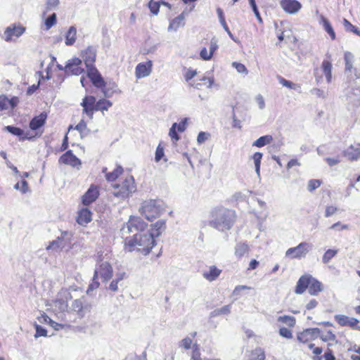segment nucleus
Segmentation results:
<instances>
[{
  "label": "nucleus",
  "mask_w": 360,
  "mask_h": 360,
  "mask_svg": "<svg viewBox=\"0 0 360 360\" xmlns=\"http://www.w3.org/2000/svg\"><path fill=\"white\" fill-rule=\"evenodd\" d=\"M155 244V239L147 233H136L133 237L126 238L124 248L129 252L136 250L141 254L148 255Z\"/></svg>",
  "instance_id": "obj_1"
},
{
  "label": "nucleus",
  "mask_w": 360,
  "mask_h": 360,
  "mask_svg": "<svg viewBox=\"0 0 360 360\" xmlns=\"http://www.w3.org/2000/svg\"><path fill=\"white\" fill-rule=\"evenodd\" d=\"M212 217L214 219L210 221V225L220 231H225L233 226L236 214L235 210L219 207L214 210Z\"/></svg>",
  "instance_id": "obj_2"
},
{
  "label": "nucleus",
  "mask_w": 360,
  "mask_h": 360,
  "mask_svg": "<svg viewBox=\"0 0 360 360\" xmlns=\"http://www.w3.org/2000/svg\"><path fill=\"white\" fill-rule=\"evenodd\" d=\"M112 195L120 200L129 198L136 191V185L133 176L127 174L117 181L111 184Z\"/></svg>",
  "instance_id": "obj_3"
},
{
  "label": "nucleus",
  "mask_w": 360,
  "mask_h": 360,
  "mask_svg": "<svg viewBox=\"0 0 360 360\" xmlns=\"http://www.w3.org/2000/svg\"><path fill=\"white\" fill-rule=\"evenodd\" d=\"M91 310V305L82 300H75L72 304L70 310L65 314V319L68 323H75L77 319H82Z\"/></svg>",
  "instance_id": "obj_4"
},
{
  "label": "nucleus",
  "mask_w": 360,
  "mask_h": 360,
  "mask_svg": "<svg viewBox=\"0 0 360 360\" xmlns=\"http://www.w3.org/2000/svg\"><path fill=\"white\" fill-rule=\"evenodd\" d=\"M323 289V285L320 281L309 274H305L299 278L295 292H304L307 290L309 292H320Z\"/></svg>",
  "instance_id": "obj_5"
},
{
  "label": "nucleus",
  "mask_w": 360,
  "mask_h": 360,
  "mask_svg": "<svg viewBox=\"0 0 360 360\" xmlns=\"http://www.w3.org/2000/svg\"><path fill=\"white\" fill-rule=\"evenodd\" d=\"M164 210L160 203L155 200H147L142 202L139 209L141 215L148 221H153L160 217Z\"/></svg>",
  "instance_id": "obj_6"
},
{
  "label": "nucleus",
  "mask_w": 360,
  "mask_h": 360,
  "mask_svg": "<svg viewBox=\"0 0 360 360\" xmlns=\"http://www.w3.org/2000/svg\"><path fill=\"white\" fill-rule=\"evenodd\" d=\"M86 76L95 87L102 91L105 97H110L113 94L114 90L106 86V82L95 66L86 68Z\"/></svg>",
  "instance_id": "obj_7"
},
{
  "label": "nucleus",
  "mask_w": 360,
  "mask_h": 360,
  "mask_svg": "<svg viewBox=\"0 0 360 360\" xmlns=\"http://www.w3.org/2000/svg\"><path fill=\"white\" fill-rule=\"evenodd\" d=\"M94 274L96 278H101L103 282L106 283L113 275L112 266L108 262H101L97 265Z\"/></svg>",
  "instance_id": "obj_8"
},
{
  "label": "nucleus",
  "mask_w": 360,
  "mask_h": 360,
  "mask_svg": "<svg viewBox=\"0 0 360 360\" xmlns=\"http://www.w3.org/2000/svg\"><path fill=\"white\" fill-rule=\"evenodd\" d=\"M25 31V27L20 23H13L9 25L4 31V39L10 42L20 37Z\"/></svg>",
  "instance_id": "obj_9"
},
{
  "label": "nucleus",
  "mask_w": 360,
  "mask_h": 360,
  "mask_svg": "<svg viewBox=\"0 0 360 360\" xmlns=\"http://www.w3.org/2000/svg\"><path fill=\"white\" fill-rule=\"evenodd\" d=\"M4 130L7 131L8 132L11 133V134L16 136L19 138L20 141H25V140H34V139L37 137H40L41 136V133H37L34 134L30 133V131L25 132L22 129L14 127V126H6L4 127Z\"/></svg>",
  "instance_id": "obj_10"
},
{
  "label": "nucleus",
  "mask_w": 360,
  "mask_h": 360,
  "mask_svg": "<svg viewBox=\"0 0 360 360\" xmlns=\"http://www.w3.org/2000/svg\"><path fill=\"white\" fill-rule=\"evenodd\" d=\"M309 247L310 245L308 243H300L296 247L289 248L285 252V256L292 259H301L308 253Z\"/></svg>",
  "instance_id": "obj_11"
},
{
  "label": "nucleus",
  "mask_w": 360,
  "mask_h": 360,
  "mask_svg": "<svg viewBox=\"0 0 360 360\" xmlns=\"http://www.w3.org/2000/svg\"><path fill=\"white\" fill-rule=\"evenodd\" d=\"M336 323L342 327H349L353 330H360L359 321L354 317L343 314H337L334 316Z\"/></svg>",
  "instance_id": "obj_12"
},
{
  "label": "nucleus",
  "mask_w": 360,
  "mask_h": 360,
  "mask_svg": "<svg viewBox=\"0 0 360 360\" xmlns=\"http://www.w3.org/2000/svg\"><path fill=\"white\" fill-rule=\"evenodd\" d=\"M82 112L86 114L89 119H93L94 113L96 111V99L94 96H85L81 103Z\"/></svg>",
  "instance_id": "obj_13"
},
{
  "label": "nucleus",
  "mask_w": 360,
  "mask_h": 360,
  "mask_svg": "<svg viewBox=\"0 0 360 360\" xmlns=\"http://www.w3.org/2000/svg\"><path fill=\"white\" fill-rule=\"evenodd\" d=\"M319 329L317 328H307L297 334V340L302 344H310L319 337Z\"/></svg>",
  "instance_id": "obj_14"
},
{
  "label": "nucleus",
  "mask_w": 360,
  "mask_h": 360,
  "mask_svg": "<svg viewBox=\"0 0 360 360\" xmlns=\"http://www.w3.org/2000/svg\"><path fill=\"white\" fill-rule=\"evenodd\" d=\"M47 120V113L46 112H42L39 115L34 116L30 122L29 127L31 129L30 133L34 134L41 133L43 134L44 131L40 130L41 127H43L46 123Z\"/></svg>",
  "instance_id": "obj_15"
},
{
  "label": "nucleus",
  "mask_w": 360,
  "mask_h": 360,
  "mask_svg": "<svg viewBox=\"0 0 360 360\" xmlns=\"http://www.w3.org/2000/svg\"><path fill=\"white\" fill-rule=\"evenodd\" d=\"M100 195V187L98 185L91 184L89 189L82 196V202L84 205H89L95 202Z\"/></svg>",
  "instance_id": "obj_16"
},
{
  "label": "nucleus",
  "mask_w": 360,
  "mask_h": 360,
  "mask_svg": "<svg viewBox=\"0 0 360 360\" xmlns=\"http://www.w3.org/2000/svg\"><path fill=\"white\" fill-rule=\"evenodd\" d=\"M80 56L82 57V60L84 61L86 68L95 66L94 63L96 59V50L94 46H89L82 50Z\"/></svg>",
  "instance_id": "obj_17"
},
{
  "label": "nucleus",
  "mask_w": 360,
  "mask_h": 360,
  "mask_svg": "<svg viewBox=\"0 0 360 360\" xmlns=\"http://www.w3.org/2000/svg\"><path fill=\"white\" fill-rule=\"evenodd\" d=\"M82 60L79 58H73L68 60L65 67V72L74 75H79L84 72L82 67Z\"/></svg>",
  "instance_id": "obj_18"
},
{
  "label": "nucleus",
  "mask_w": 360,
  "mask_h": 360,
  "mask_svg": "<svg viewBox=\"0 0 360 360\" xmlns=\"http://www.w3.org/2000/svg\"><path fill=\"white\" fill-rule=\"evenodd\" d=\"M59 163L70 165L72 167H80L82 165L81 160L74 155L71 150L66 151L64 154H63L59 160Z\"/></svg>",
  "instance_id": "obj_19"
},
{
  "label": "nucleus",
  "mask_w": 360,
  "mask_h": 360,
  "mask_svg": "<svg viewBox=\"0 0 360 360\" xmlns=\"http://www.w3.org/2000/svg\"><path fill=\"white\" fill-rule=\"evenodd\" d=\"M127 226L129 232L142 233L147 228L148 224L139 217H131Z\"/></svg>",
  "instance_id": "obj_20"
},
{
  "label": "nucleus",
  "mask_w": 360,
  "mask_h": 360,
  "mask_svg": "<svg viewBox=\"0 0 360 360\" xmlns=\"http://www.w3.org/2000/svg\"><path fill=\"white\" fill-rule=\"evenodd\" d=\"M280 6L288 14H295L302 8V4L297 0H281Z\"/></svg>",
  "instance_id": "obj_21"
},
{
  "label": "nucleus",
  "mask_w": 360,
  "mask_h": 360,
  "mask_svg": "<svg viewBox=\"0 0 360 360\" xmlns=\"http://www.w3.org/2000/svg\"><path fill=\"white\" fill-rule=\"evenodd\" d=\"M152 68L153 63L150 60L145 63H139L135 69L136 77L140 79L148 76L152 72Z\"/></svg>",
  "instance_id": "obj_22"
},
{
  "label": "nucleus",
  "mask_w": 360,
  "mask_h": 360,
  "mask_svg": "<svg viewBox=\"0 0 360 360\" xmlns=\"http://www.w3.org/2000/svg\"><path fill=\"white\" fill-rule=\"evenodd\" d=\"M102 172L105 174L106 181L112 184L117 181L120 179L119 178L123 175L124 169L122 166L117 165L112 172H108L106 167L103 168Z\"/></svg>",
  "instance_id": "obj_23"
},
{
  "label": "nucleus",
  "mask_w": 360,
  "mask_h": 360,
  "mask_svg": "<svg viewBox=\"0 0 360 360\" xmlns=\"http://www.w3.org/2000/svg\"><path fill=\"white\" fill-rule=\"evenodd\" d=\"M20 99L18 96H13L8 98L5 95L0 96V110L14 109L19 103Z\"/></svg>",
  "instance_id": "obj_24"
},
{
  "label": "nucleus",
  "mask_w": 360,
  "mask_h": 360,
  "mask_svg": "<svg viewBox=\"0 0 360 360\" xmlns=\"http://www.w3.org/2000/svg\"><path fill=\"white\" fill-rule=\"evenodd\" d=\"M187 124V119L182 120L179 124L174 123L169 129V136L172 140L177 141L180 137L177 132H183L185 131Z\"/></svg>",
  "instance_id": "obj_25"
},
{
  "label": "nucleus",
  "mask_w": 360,
  "mask_h": 360,
  "mask_svg": "<svg viewBox=\"0 0 360 360\" xmlns=\"http://www.w3.org/2000/svg\"><path fill=\"white\" fill-rule=\"evenodd\" d=\"M92 219V213L88 208H82L79 210L77 216V222L82 226L86 225Z\"/></svg>",
  "instance_id": "obj_26"
},
{
  "label": "nucleus",
  "mask_w": 360,
  "mask_h": 360,
  "mask_svg": "<svg viewBox=\"0 0 360 360\" xmlns=\"http://www.w3.org/2000/svg\"><path fill=\"white\" fill-rule=\"evenodd\" d=\"M218 49L217 40L212 39L210 43V51L208 52L205 47L202 48L200 52V58L204 60H210L214 52Z\"/></svg>",
  "instance_id": "obj_27"
},
{
  "label": "nucleus",
  "mask_w": 360,
  "mask_h": 360,
  "mask_svg": "<svg viewBox=\"0 0 360 360\" xmlns=\"http://www.w3.org/2000/svg\"><path fill=\"white\" fill-rule=\"evenodd\" d=\"M166 229L165 220H158L151 225L149 234L155 239L162 234Z\"/></svg>",
  "instance_id": "obj_28"
},
{
  "label": "nucleus",
  "mask_w": 360,
  "mask_h": 360,
  "mask_svg": "<svg viewBox=\"0 0 360 360\" xmlns=\"http://www.w3.org/2000/svg\"><path fill=\"white\" fill-rule=\"evenodd\" d=\"M221 269L214 265L210 266L207 270L202 273V276L209 281L216 280L221 273Z\"/></svg>",
  "instance_id": "obj_29"
},
{
  "label": "nucleus",
  "mask_w": 360,
  "mask_h": 360,
  "mask_svg": "<svg viewBox=\"0 0 360 360\" xmlns=\"http://www.w3.org/2000/svg\"><path fill=\"white\" fill-rule=\"evenodd\" d=\"M212 84L213 80L211 78L207 77L206 76H203L200 79L193 81L192 83L190 84V85L193 88L200 89L203 86L206 88H210Z\"/></svg>",
  "instance_id": "obj_30"
},
{
  "label": "nucleus",
  "mask_w": 360,
  "mask_h": 360,
  "mask_svg": "<svg viewBox=\"0 0 360 360\" xmlns=\"http://www.w3.org/2000/svg\"><path fill=\"white\" fill-rule=\"evenodd\" d=\"M321 69L326 77L328 83L332 82V69L333 65L330 60L325 59L323 60Z\"/></svg>",
  "instance_id": "obj_31"
},
{
  "label": "nucleus",
  "mask_w": 360,
  "mask_h": 360,
  "mask_svg": "<svg viewBox=\"0 0 360 360\" xmlns=\"http://www.w3.org/2000/svg\"><path fill=\"white\" fill-rule=\"evenodd\" d=\"M185 25L184 22V16L183 14H181L174 18L171 22L169 23V25L168 27L169 31H177L180 27H184Z\"/></svg>",
  "instance_id": "obj_32"
},
{
  "label": "nucleus",
  "mask_w": 360,
  "mask_h": 360,
  "mask_svg": "<svg viewBox=\"0 0 360 360\" xmlns=\"http://www.w3.org/2000/svg\"><path fill=\"white\" fill-rule=\"evenodd\" d=\"M265 359L266 355L264 349L256 347L250 352L248 360H265Z\"/></svg>",
  "instance_id": "obj_33"
},
{
  "label": "nucleus",
  "mask_w": 360,
  "mask_h": 360,
  "mask_svg": "<svg viewBox=\"0 0 360 360\" xmlns=\"http://www.w3.org/2000/svg\"><path fill=\"white\" fill-rule=\"evenodd\" d=\"M345 156L350 161L357 160L360 158V148L351 146L345 151Z\"/></svg>",
  "instance_id": "obj_34"
},
{
  "label": "nucleus",
  "mask_w": 360,
  "mask_h": 360,
  "mask_svg": "<svg viewBox=\"0 0 360 360\" xmlns=\"http://www.w3.org/2000/svg\"><path fill=\"white\" fill-rule=\"evenodd\" d=\"M320 20L325 31L329 34L332 40H335L336 34L329 20L323 15H321Z\"/></svg>",
  "instance_id": "obj_35"
},
{
  "label": "nucleus",
  "mask_w": 360,
  "mask_h": 360,
  "mask_svg": "<svg viewBox=\"0 0 360 360\" xmlns=\"http://www.w3.org/2000/svg\"><path fill=\"white\" fill-rule=\"evenodd\" d=\"M77 39V30L74 26H71L65 34V43L67 46H72Z\"/></svg>",
  "instance_id": "obj_36"
},
{
  "label": "nucleus",
  "mask_w": 360,
  "mask_h": 360,
  "mask_svg": "<svg viewBox=\"0 0 360 360\" xmlns=\"http://www.w3.org/2000/svg\"><path fill=\"white\" fill-rule=\"evenodd\" d=\"M323 342L333 341L335 340V335L331 330H320L319 337Z\"/></svg>",
  "instance_id": "obj_37"
},
{
  "label": "nucleus",
  "mask_w": 360,
  "mask_h": 360,
  "mask_svg": "<svg viewBox=\"0 0 360 360\" xmlns=\"http://www.w3.org/2000/svg\"><path fill=\"white\" fill-rule=\"evenodd\" d=\"M75 129L79 131L81 138H84L90 134V129L87 127V124L83 119L75 126Z\"/></svg>",
  "instance_id": "obj_38"
},
{
  "label": "nucleus",
  "mask_w": 360,
  "mask_h": 360,
  "mask_svg": "<svg viewBox=\"0 0 360 360\" xmlns=\"http://www.w3.org/2000/svg\"><path fill=\"white\" fill-rule=\"evenodd\" d=\"M273 141V137L271 135H265L257 139L252 144V146L261 148L269 143H270Z\"/></svg>",
  "instance_id": "obj_39"
},
{
  "label": "nucleus",
  "mask_w": 360,
  "mask_h": 360,
  "mask_svg": "<svg viewBox=\"0 0 360 360\" xmlns=\"http://www.w3.org/2000/svg\"><path fill=\"white\" fill-rule=\"evenodd\" d=\"M112 106V103L105 98L99 99L96 101V111L108 110Z\"/></svg>",
  "instance_id": "obj_40"
},
{
  "label": "nucleus",
  "mask_w": 360,
  "mask_h": 360,
  "mask_svg": "<svg viewBox=\"0 0 360 360\" xmlns=\"http://www.w3.org/2000/svg\"><path fill=\"white\" fill-rule=\"evenodd\" d=\"M278 321L285 324L290 328H293L296 323L295 317L290 316H282L278 318Z\"/></svg>",
  "instance_id": "obj_41"
},
{
  "label": "nucleus",
  "mask_w": 360,
  "mask_h": 360,
  "mask_svg": "<svg viewBox=\"0 0 360 360\" xmlns=\"http://www.w3.org/2000/svg\"><path fill=\"white\" fill-rule=\"evenodd\" d=\"M308 347L309 349H312V352L315 355L313 358L314 360H321L322 359V356H321V354L323 352V349L321 347H314V344H313V343L309 344Z\"/></svg>",
  "instance_id": "obj_42"
},
{
  "label": "nucleus",
  "mask_w": 360,
  "mask_h": 360,
  "mask_svg": "<svg viewBox=\"0 0 360 360\" xmlns=\"http://www.w3.org/2000/svg\"><path fill=\"white\" fill-rule=\"evenodd\" d=\"M338 253L337 250L334 249H328L327 250L322 258V261L324 264H327L330 262V260L333 258Z\"/></svg>",
  "instance_id": "obj_43"
},
{
  "label": "nucleus",
  "mask_w": 360,
  "mask_h": 360,
  "mask_svg": "<svg viewBox=\"0 0 360 360\" xmlns=\"http://www.w3.org/2000/svg\"><path fill=\"white\" fill-rule=\"evenodd\" d=\"M342 22H343V25H344L345 29L347 31L352 32L360 36V30L356 27H355L354 25H352L348 20L345 18L343 20Z\"/></svg>",
  "instance_id": "obj_44"
},
{
  "label": "nucleus",
  "mask_w": 360,
  "mask_h": 360,
  "mask_svg": "<svg viewBox=\"0 0 360 360\" xmlns=\"http://www.w3.org/2000/svg\"><path fill=\"white\" fill-rule=\"evenodd\" d=\"M262 156V153L259 152H257L254 153V155H252V159L254 160L255 165V170L258 174H259L260 165Z\"/></svg>",
  "instance_id": "obj_45"
},
{
  "label": "nucleus",
  "mask_w": 360,
  "mask_h": 360,
  "mask_svg": "<svg viewBox=\"0 0 360 360\" xmlns=\"http://www.w3.org/2000/svg\"><path fill=\"white\" fill-rule=\"evenodd\" d=\"M322 184V181L319 179H311L308 182L307 189L309 192L314 191Z\"/></svg>",
  "instance_id": "obj_46"
},
{
  "label": "nucleus",
  "mask_w": 360,
  "mask_h": 360,
  "mask_svg": "<svg viewBox=\"0 0 360 360\" xmlns=\"http://www.w3.org/2000/svg\"><path fill=\"white\" fill-rule=\"evenodd\" d=\"M125 277H126V274L122 273L120 275H119L115 280L112 281V282L110 284V287H109L110 290L112 291H117L118 282L122 280Z\"/></svg>",
  "instance_id": "obj_47"
},
{
  "label": "nucleus",
  "mask_w": 360,
  "mask_h": 360,
  "mask_svg": "<svg viewBox=\"0 0 360 360\" xmlns=\"http://www.w3.org/2000/svg\"><path fill=\"white\" fill-rule=\"evenodd\" d=\"M160 6L159 2L155 1L154 0H150L148 3L149 9L153 15H157L158 13Z\"/></svg>",
  "instance_id": "obj_48"
},
{
  "label": "nucleus",
  "mask_w": 360,
  "mask_h": 360,
  "mask_svg": "<svg viewBox=\"0 0 360 360\" xmlns=\"http://www.w3.org/2000/svg\"><path fill=\"white\" fill-rule=\"evenodd\" d=\"M15 188L20 190L22 193H25L29 190L28 184L25 180H22L15 185Z\"/></svg>",
  "instance_id": "obj_49"
},
{
  "label": "nucleus",
  "mask_w": 360,
  "mask_h": 360,
  "mask_svg": "<svg viewBox=\"0 0 360 360\" xmlns=\"http://www.w3.org/2000/svg\"><path fill=\"white\" fill-rule=\"evenodd\" d=\"M56 23V15L53 13L48 17L45 20V26L46 30H49L52 26Z\"/></svg>",
  "instance_id": "obj_50"
},
{
  "label": "nucleus",
  "mask_w": 360,
  "mask_h": 360,
  "mask_svg": "<svg viewBox=\"0 0 360 360\" xmlns=\"http://www.w3.org/2000/svg\"><path fill=\"white\" fill-rule=\"evenodd\" d=\"M278 82L280 84H281L283 86H284L287 88H289V89H295L296 88L297 85L295 84L292 83L290 81L285 79V78H283L281 76H278Z\"/></svg>",
  "instance_id": "obj_51"
},
{
  "label": "nucleus",
  "mask_w": 360,
  "mask_h": 360,
  "mask_svg": "<svg viewBox=\"0 0 360 360\" xmlns=\"http://www.w3.org/2000/svg\"><path fill=\"white\" fill-rule=\"evenodd\" d=\"M197 75V70H193V69H188L184 74V77L185 80L188 82H190L193 78H194Z\"/></svg>",
  "instance_id": "obj_52"
},
{
  "label": "nucleus",
  "mask_w": 360,
  "mask_h": 360,
  "mask_svg": "<svg viewBox=\"0 0 360 360\" xmlns=\"http://www.w3.org/2000/svg\"><path fill=\"white\" fill-rule=\"evenodd\" d=\"M232 66L233 68H235L236 70H237V72L239 73H244V74L247 75L248 72V69L245 67V65L240 63L233 62L232 63Z\"/></svg>",
  "instance_id": "obj_53"
},
{
  "label": "nucleus",
  "mask_w": 360,
  "mask_h": 360,
  "mask_svg": "<svg viewBox=\"0 0 360 360\" xmlns=\"http://www.w3.org/2000/svg\"><path fill=\"white\" fill-rule=\"evenodd\" d=\"M98 280V278H96L95 275L94 274L92 281H91V283L89 285L86 292H89L90 291H94L99 287L100 283Z\"/></svg>",
  "instance_id": "obj_54"
},
{
  "label": "nucleus",
  "mask_w": 360,
  "mask_h": 360,
  "mask_svg": "<svg viewBox=\"0 0 360 360\" xmlns=\"http://www.w3.org/2000/svg\"><path fill=\"white\" fill-rule=\"evenodd\" d=\"M165 155L164 153V148L163 146L160 143L155 150V160L156 162H159Z\"/></svg>",
  "instance_id": "obj_55"
},
{
  "label": "nucleus",
  "mask_w": 360,
  "mask_h": 360,
  "mask_svg": "<svg viewBox=\"0 0 360 360\" xmlns=\"http://www.w3.org/2000/svg\"><path fill=\"white\" fill-rule=\"evenodd\" d=\"M279 335L287 339H290L292 338V333L291 330L290 328H287L285 327H281L279 329Z\"/></svg>",
  "instance_id": "obj_56"
},
{
  "label": "nucleus",
  "mask_w": 360,
  "mask_h": 360,
  "mask_svg": "<svg viewBox=\"0 0 360 360\" xmlns=\"http://www.w3.org/2000/svg\"><path fill=\"white\" fill-rule=\"evenodd\" d=\"M192 345H193V340L189 337H186L180 342V346L185 349H191Z\"/></svg>",
  "instance_id": "obj_57"
},
{
  "label": "nucleus",
  "mask_w": 360,
  "mask_h": 360,
  "mask_svg": "<svg viewBox=\"0 0 360 360\" xmlns=\"http://www.w3.org/2000/svg\"><path fill=\"white\" fill-rule=\"evenodd\" d=\"M36 333L34 335L35 338L39 337H46L47 336V331L45 328H42L38 324H35Z\"/></svg>",
  "instance_id": "obj_58"
},
{
  "label": "nucleus",
  "mask_w": 360,
  "mask_h": 360,
  "mask_svg": "<svg viewBox=\"0 0 360 360\" xmlns=\"http://www.w3.org/2000/svg\"><path fill=\"white\" fill-rule=\"evenodd\" d=\"M338 211V208L335 206H327L326 207V210H325V217H329L332 215H333L334 214H335Z\"/></svg>",
  "instance_id": "obj_59"
},
{
  "label": "nucleus",
  "mask_w": 360,
  "mask_h": 360,
  "mask_svg": "<svg viewBox=\"0 0 360 360\" xmlns=\"http://www.w3.org/2000/svg\"><path fill=\"white\" fill-rule=\"evenodd\" d=\"M50 326L57 330L65 328V327H70V324L69 323H58L53 321V320L51 322Z\"/></svg>",
  "instance_id": "obj_60"
},
{
  "label": "nucleus",
  "mask_w": 360,
  "mask_h": 360,
  "mask_svg": "<svg viewBox=\"0 0 360 360\" xmlns=\"http://www.w3.org/2000/svg\"><path fill=\"white\" fill-rule=\"evenodd\" d=\"M323 357L324 358L325 360H335L336 359L335 356L333 354V351L329 348H328L326 349V351L325 352L322 358Z\"/></svg>",
  "instance_id": "obj_61"
},
{
  "label": "nucleus",
  "mask_w": 360,
  "mask_h": 360,
  "mask_svg": "<svg viewBox=\"0 0 360 360\" xmlns=\"http://www.w3.org/2000/svg\"><path fill=\"white\" fill-rule=\"evenodd\" d=\"M330 229H338V230H345V229H349V226L347 225V224H341L340 222H336L335 224H333L330 227Z\"/></svg>",
  "instance_id": "obj_62"
},
{
  "label": "nucleus",
  "mask_w": 360,
  "mask_h": 360,
  "mask_svg": "<svg viewBox=\"0 0 360 360\" xmlns=\"http://www.w3.org/2000/svg\"><path fill=\"white\" fill-rule=\"evenodd\" d=\"M208 138V134L205 132L201 131L198 134L197 141L199 143H204Z\"/></svg>",
  "instance_id": "obj_63"
},
{
  "label": "nucleus",
  "mask_w": 360,
  "mask_h": 360,
  "mask_svg": "<svg viewBox=\"0 0 360 360\" xmlns=\"http://www.w3.org/2000/svg\"><path fill=\"white\" fill-rule=\"evenodd\" d=\"M318 305V301L315 299L311 300L306 305V308L308 310H311L315 308Z\"/></svg>",
  "instance_id": "obj_64"
}]
</instances>
